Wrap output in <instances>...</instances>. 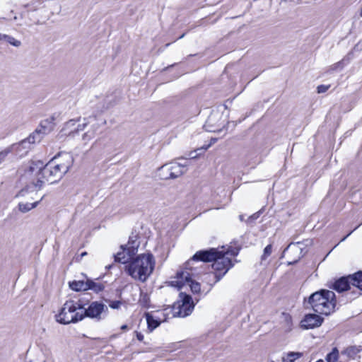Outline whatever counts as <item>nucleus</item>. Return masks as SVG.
<instances>
[{"mask_svg":"<svg viewBox=\"0 0 362 362\" xmlns=\"http://www.w3.org/2000/svg\"><path fill=\"white\" fill-rule=\"evenodd\" d=\"M73 162V157L69 153L54 157L46 165L41 160L30 161L25 170V176L30 180V183L16 197L34 199V195L46 183L53 184L61 180L71 167Z\"/></svg>","mask_w":362,"mask_h":362,"instance_id":"f257e3e1","label":"nucleus"},{"mask_svg":"<svg viewBox=\"0 0 362 362\" xmlns=\"http://www.w3.org/2000/svg\"><path fill=\"white\" fill-rule=\"evenodd\" d=\"M155 267V259L150 253L142 254L133 258L127 267V271L135 280L144 282L151 274Z\"/></svg>","mask_w":362,"mask_h":362,"instance_id":"f03ea898","label":"nucleus"},{"mask_svg":"<svg viewBox=\"0 0 362 362\" xmlns=\"http://www.w3.org/2000/svg\"><path fill=\"white\" fill-rule=\"evenodd\" d=\"M309 303L315 313L325 315H329L335 308V294L332 291L322 289L310 296Z\"/></svg>","mask_w":362,"mask_h":362,"instance_id":"7ed1b4c3","label":"nucleus"},{"mask_svg":"<svg viewBox=\"0 0 362 362\" xmlns=\"http://www.w3.org/2000/svg\"><path fill=\"white\" fill-rule=\"evenodd\" d=\"M238 252V248L232 247L227 249L222 247L218 251V255H216L212 264V268L216 272L217 281L233 267L231 257L237 256Z\"/></svg>","mask_w":362,"mask_h":362,"instance_id":"20e7f679","label":"nucleus"},{"mask_svg":"<svg viewBox=\"0 0 362 362\" xmlns=\"http://www.w3.org/2000/svg\"><path fill=\"white\" fill-rule=\"evenodd\" d=\"M83 305L79 302L69 300L65 302L56 320L61 324L74 323L83 319Z\"/></svg>","mask_w":362,"mask_h":362,"instance_id":"39448f33","label":"nucleus"},{"mask_svg":"<svg viewBox=\"0 0 362 362\" xmlns=\"http://www.w3.org/2000/svg\"><path fill=\"white\" fill-rule=\"evenodd\" d=\"M312 244V240H305L302 242L291 243L283 252V257L289 260L288 264L297 262L308 252V247Z\"/></svg>","mask_w":362,"mask_h":362,"instance_id":"423d86ee","label":"nucleus"},{"mask_svg":"<svg viewBox=\"0 0 362 362\" xmlns=\"http://www.w3.org/2000/svg\"><path fill=\"white\" fill-rule=\"evenodd\" d=\"M172 286L182 289L185 286H189L193 293H199L201 286L198 282L192 279L191 274L187 269L177 272L176 276L170 282Z\"/></svg>","mask_w":362,"mask_h":362,"instance_id":"0eeeda50","label":"nucleus"},{"mask_svg":"<svg viewBox=\"0 0 362 362\" xmlns=\"http://www.w3.org/2000/svg\"><path fill=\"white\" fill-rule=\"evenodd\" d=\"M187 163L175 161L163 165L159 168L160 176L165 180L174 179L183 175L187 171Z\"/></svg>","mask_w":362,"mask_h":362,"instance_id":"6e6552de","label":"nucleus"},{"mask_svg":"<svg viewBox=\"0 0 362 362\" xmlns=\"http://www.w3.org/2000/svg\"><path fill=\"white\" fill-rule=\"evenodd\" d=\"M350 284L362 291V272H358L352 276L339 279L334 284L333 288L338 292H343L349 288Z\"/></svg>","mask_w":362,"mask_h":362,"instance_id":"1a4fd4ad","label":"nucleus"},{"mask_svg":"<svg viewBox=\"0 0 362 362\" xmlns=\"http://www.w3.org/2000/svg\"><path fill=\"white\" fill-rule=\"evenodd\" d=\"M107 306L98 301L92 302L87 308L83 307V318L88 317L100 320L107 315Z\"/></svg>","mask_w":362,"mask_h":362,"instance_id":"9d476101","label":"nucleus"},{"mask_svg":"<svg viewBox=\"0 0 362 362\" xmlns=\"http://www.w3.org/2000/svg\"><path fill=\"white\" fill-rule=\"evenodd\" d=\"M78 122L79 121L76 119H70L66 122L60 132L59 136L74 137L80 132L83 131L88 124L86 119H83V122L82 123H79Z\"/></svg>","mask_w":362,"mask_h":362,"instance_id":"9b49d317","label":"nucleus"},{"mask_svg":"<svg viewBox=\"0 0 362 362\" xmlns=\"http://www.w3.org/2000/svg\"><path fill=\"white\" fill-rule=\"evenodd\" d=\"M194 305L192 297L183 292L180 293V300L177 302V316L185 317L190 315L194 309Z\"/></svg>","mask_w":362,"mask_h":362,"instance_id":"f8f14e48","label":"nucleus"},{"mask_svg":"<svg viewBox=\"0 0 362 362\" xmlns=\"http://www.w3.org/2000/svg\"><path fill=\"white\" fill-rule=\"evenodd\" d=\"M137 252V248L134 246L130 245L129 243L127 247H122V251L117 253L115 256V261L122 264H126L133 259L132 256Z\"/></svg>","mask_w":362,"mask_h":362,"instance_id":"ddd939ff","label":"nucleus"},{"mask_svg":"<svg viewBox=\"0 0 362 362\" xmlns=\"http://www.w3.org/2000/svg\"><path fill=\"white\" fill-rule=\"evenodd\" d=\"M322 319L317 315L308 314L300 322V327L305 329H313L321 325Z\"/></svg>","mask_w":362,"mask_h":362,"instance_id":"4468645a","label":"nucleus"},{"mask_svg":"<svg viewBox=\"0 0 362 362\" xmlns=\"http://www.w3.org/2000/svg\"><path fill=\"white\" fill-rule=\"evenodd\" d=\"M13 155L16 157L25 156L30 150L31 147L29 146V141H26L25 139L17 144L10 145Z\"/></svg>","mask_w":362,"mask_h":362,"instance_id":"2eb2a0df","label":"nucleus"},{"mask_svg":"<svg viewBox=\"0 0 362 362\" xmlns=\"http://www.w3.org/2000/svg\"><path fill=\"white\" fill-rule=\"evenodd\" d=\"M217 249L211 248L209 250L199 251L195 253L192 257V260H201L203 262L214 261L216 255H218Z\"/></svg>","mask_w":362,"mask_h":362,"instance_id":"dca6fc26","label":"nucleus"},{"mask_svg":"<svg viewBox=\"0 0 362 362\" xmlns=\"http://www.w3.org/2000/svg\"><path fill=\"white\" fill-rule=\"evenodd\" d=\"M45 134V129L42 127L40 129H36L33 133H32L28 137L25 139L26 141H29V146L33 148V146L40 142V141L43 138V134Z\"/></svg>","mask_w":362,"mask_h":362,"instance_id":"f3484780","label":"nucleus"},{"mask_svg":"<svg viewBox=\"0 0 362 362\" xmlns=\"http://www.w3.org/2000/svg\"><path fill=\"white\" fill-rule=\"evenodd\" d=\"M145 316L148 325V329L150 332H151L160 325L161 320L158 316L155 315V313H146Z\"/></svg>","mask_w":362,"mask_h":362,"instance_id":"a211bd4d","label":"nucleus"},{"mask_svg":"<svg viewBox=\"0 0 362 362\" xmlns=\"http://www.w3.org/2000/svg\"><path fill=\"white\" fill-rule=\"evenodd\" d=\"M42 198L43 197H41L39 201L33 203L21 202L18 205V210L22 213H27L32 210L33 209H35L37 206L39 202L42 199Z\"/></svg>","mask_w":362,"mask_h":362,"instance_id":"6ab92c4d","label":"nucleus"},{"mask_svg":"<svg viewBox=\"0 0 362 362\" xmlns=\"http://www.w3.org/2000/svg\"><path fill=\"white\" fill-rule=\"evenodd\" d=\"M69 287L76 291L88 290V279L84 281H74L69 283Z\"/></svg>","mask_w":362,"mask_h":362,"instance_id":"aec40b11","label":"nucleus"},{"mask_svg":"<svg viewBox=\"0 0 362 362\" xmlns=\"http://www.w3.org/2000/svg\"><path fill=\"white\" fill-rule=\"evenodd\" d=\"M282 327L285 332H289L292 330L293 322L291 316L288 313H282Z\"/></svg>","mask_w":362,"mask_h":362,"instance_id":"412c9836","label":"nucleus"},{"mask_svg":"<svg viewBox=\"0 0 362 362\" xmlns=\"http://www.w3.org/2000/svg\"><path fill=\"white\" fill-rule=\"evenodd\" d=\"M88 290H91L95 293H99L103 291L105 286L101 282L95 281L88 279Z\"/></svg>","mask_w":362,"mask_h":362,"instance_id":"4be33fe9","label":"nucleus"},{"mask_svg":"<svg viewBox=\"0 0 362 362\" xmlns=\"http://www.w3.org/2000/svg\"><path fill=\"white\" fill-rule=\"evenodd\" d=\"M98 128V124H93L91 126L90 129L85 132L82 136V139L85 142H88L92 139L94 138L95 135V132Z\"/></svg>","mask_w":362,"mask_h":362,"instance_id":"5701e85b","label":"nucleus"},{"mask_svg":"<svg viewBox=\"0 0 362 362\" xmlns=\"http://www.w3.org/2000/svg\"><path fill=\"white\" fill-rule=\"evenodd\" d=\"M108 306L113 310H119L124 305V302L119 300H106Z\"/></svg>","mask_w":362,"mask_h":362,"instance_id":"b1692460","label":"nucleus"},{"mask_svg":"<svg viewBox=\"0 0 362 362\" xmlns=\"http://www.w3.org/2000/svg\"><path fill=\"white\" fill-rule=\"evenodd\" d=\"M299 352H290L283 358V362H294L297 358L301 356Z\"/></svg>","mask_w":362,"mask_h":362,"instance_id":"393cba45","label":"nucleus"},{"mask_svg":"<svg viewBox=\"0 0 362 362\" xmlns=\"http://www.w3.org/2000/svg\"><path fill=\"white\" fill-rule=\"evenodd\" d=\"M339 351L337 348H334L332 351L327 354L326 360L327 362H336L338 359Z\"/></svg>","mask_w":362,"mask_h":362,"instance_id":"a878e982","label":"nucleus"},{"mask_svg":"<svg viewBox=\"0 0 362 362\" xmlns=\"http://www.w3.org/2000/svg\"><path fill=\"white\" fill-rule=\"evenodd\" d=\"M13 155L11 146H8L0 151V164L2 163L8 155Z\"/></svg>","mask_w":362,"mask_h":362,"instance_id":"bb28decb","label":"nucleus"},{"mask_svg":"<svg viewBox=\"0 0 362 362\" xmlns=\"http://www.w3.org/2000/svg\"><path fill=\"white\" fill-rule=\"evenodd\" d=\"M4 40H6L10 45H11L16 47H18L21 45V42L20 40H16L13 37L8 35H6V37L4 38Z\"/></svg>","mask_w":362,"mask_h":362,"instance_id":"cd10ccee","label":"nucleus"},{"mask_svg":"<svg viewBox=\"0 0 362 362\" xmlns=\"http://www.w3.org/2000/svg\"><path fill=\"white\" fill-rule=\"evenodd\" d=\"M359 349L354 346H351L347 348L344 351V354H346L348 356L354 358L356 355L358 353Z\"/></svg>","mask_w":362,"mask_h":362,"instance_id":"c85d7f7f","label":"nucleus"},{"mask_svg":"<svg viewBox=\"0 0 362 362\" xmlns=\"http://www.w3.org/2000/svg\"><path fill=\"white\" fill-rule=\"evenodd\" d=\"M272 251V245H268L264 250V254L262 255L263 259H266L268 256H269Z\"/></svg>","mask_w":362,"mask_h":362,"instance_id":"c756f323","label":"nucleus"},{"mask_svg":"<svg viewBox=\"0 0 362 362\" xmlns=\"http://www.w3.org/2000/svg\"><path fill=\"white\" fill-rule=\"evenodd\" d=\"M330 88V85H320L317 88L318 93H324Z\"/></svg>","mask_w":362,"mask_h":362,"instance_id":"7c9ffc66","label":"nucleus"},{"mask_svg":"<svg viewBox=\"0 0 362 362\" xmlns=\"http://www.w3.org/2000/svg\"><path fill=\"white\" fill-rule=\"evenodd\" d=\"M136 338L139 341H142L144 340V335L141 333L136 332Z\"/></svg>","mask_w":362,"mask_h":362,"instance_id":"2f4dec72","label":"nucleus"},{"mask_svg":"<svg viewBox=\"0 0 362 362\" xmlns=\"http://www.w3.org/2000/svg\"><path fill=\"white\" fill-rule=\"evenodd\" d=\"M189 156L191 158H196L197 157V155L195 154V151H192V152L189 153Z\"/></svg>","mask_w":362,"mask_h":362,"instance_id":"473e14b6","label":"nucleus"},{"mask_svg":"<svg viewBox=\"0 0 362 362\" xmlns=\"http://www.w3.org/2000/svg\"><path fill=\"white\" fill-rule=\"evenodd\" d=\"M210 146V145H208L206 146H203L200 148H198L197 151H206L207 150V148Z\"/></svg>","mask_w":362,"mask_h":362,"instance_id":"72a5a7b5","label":"nucleus"},{"mask_svg":"<svg viewBox=\"0 0 362 362\" xmlns=\"http://www.w3.org/2000/svg\"><path fill=\"white\" fill-rule=\"evenodd\" d=\"M6 37V34H3L0 33V41L4 40Z\"/></svg>","mask_w":362,"mask_h":362,"instance_id":"f704fd0d","label":"nucleus"},{"mask_svg":"<svg viewBox=\"0 0 362 362\" xmlns=\"http://www.w3.org/2000/svg\"><path fill=\"white\" fill-rule=\"evenodd\" d=\"M121 329H122V330H126V329H127V325H122V326L121 327Z\"/></svg>","mask_w":362,"mask_h":362,"instance_id":"c9c22d12","label":"nucleus"},{"mask_svg":"<svg viewBox=\"0 0 362 362\" xmlns=\"http://www.w3.org/2000/svg\"><path fill=\"white\" fill-rule=\"evenodd\" d=\"M239 217H240V221H243V215H240V216H239Z\"/></svg>","mask_w":362,"mask_h":362,"instance_id":"e433bc0d","label":"nucleus"},{"mask_svg":"<svg viewBox=\"0 0 362 362\" xmlns=\"http://www.w3.org/2000/svg\"><path fill=\"white\" fill-rule=\"evenodd\" d=\"M211 118H209V119H208V121H207V123H208V124H210V123H211Z\"/></svg>","mask_w":362,"mask_h":362,"instance_id":"4c0bfd02","label":"nucleus"},{"mask_svg":"<svg viewBox=\"0 0 362 362\" xmlns=\"http://www.w3.org/2000/svg\"><path fill=\"white\" fill-rule=\"evenodd\" d=\"M317 362H324L322 360H319Z\"/></svg>","mask_w":362,"mask_h":362,"instance_id":"58836bf2","label":"nucleus"},{"mask_svg":"<svg viewBox=\"0 0 362 362\" xmlns=\"http://www.w3.org/2000/svg\"><path fill=\"white\" fill-rule=\"evenodd\" d=\"M361 16L362 17V7H361Z\"/></svg>","mask_w":362,"mask_h":362,"instance_id":"ea45409f","label":"nucleus"}]
</instances>
